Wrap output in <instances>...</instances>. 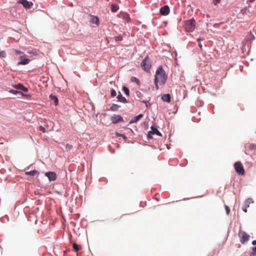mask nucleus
Segmentation results:
<instances>
[{
  "label": "nucleus",
  "mask_w": 256,
  "mask_h": 256,
  "mask_svg": "<svg viewBox=\"0 0 256 256\" xmlns=\"http://www.w3.org/2000/svg\"><path fill=\"white\" fill-rule=\"evenodd\" d=\"M243 210H244L245 212H247V210H246V208L243 209Z\"/></svg>",
  "instance_id": "4c0bfd02"
},
{
  "label": "nucleus",
  "mask_w": 256,
  "mask_h": 256,
  "mask_svg": "<svg viewBox=\"0 0 256 256\" xmlns=\"http://www.w3.org/2000/svg\"><path fill=\"white\" fill-rule=\"evenodd\" d=\"M132 80L136 83L138 86L140 84V80L135 77L132 78Z\"/></svg>",
  "instance_id": "bb28decb"
},
{
  "label": "nucleus",
  "mask_w": 256,
  "mask_h": 256,
  "mask_svg": "<svg viewBox=\"0 0 256 256\" xmlns=\"http://www.w3.org/2000/svg\"><path fill=\"white\" fill-rule=\"evenodd\" d=\"M162 100L165 102H170L171 96L170 94H165L162 96Z\"/></svg>",
  "instance_id": "2eb2a0df"
},
{
  "label": "nucleus",
  "mask_w": 256,
  "mask_h": 256,
  "mask_svg": "<svg viewBox=\"0 0 256 256\" xmlns=\"http://www.w3.org/2000/svg\"><path fill=\"white\" fill-rule=\"evenodd\" d=\"M112 124H116L124 121L123 118L120 115L114 114L110 118Z\"/></svg>",
  "instance_id": "0eeeda50"
},
{
  "label": "nucleus",
  "mask_w": 256,
  "mask_h": 256,
  "mask_svg": "<svg viewBox=\"0 0 256 256\" xmlns=\"http://www.w3.org/2000/svg\"><path fill=\"white\" fill-rule=\"evenodd\" d=\"M40 172L36 170H34L30 172H25V174L26 176H38Z\"/></svg>",
  "instance_id": "f3484780"
},
{
  "label": "nucleus",
  "mask_w": 256,
  "mask_h": 256,
  "mask_svg": "<svg viewBox=\"0 0 256 256\" xmlns=\"http://www.w3.org/2000/svg\"><path fill=\"white\" fill-rule=\"evenodd\" d=\"M220 2V0H213V4L215 6L218 4H219Z\"/></svg>",
  "instance_id": "72a5a7b5"
},
{
  "label": "nucleus",
  "mask_w": 256,
  "mask_h": 256,
  "mask_svg": "<svg viewBox=\"0 0 256 256\" xmlns=\"http://www.w3.org/2000/svg\"><path fill=\"white\" fill-rule=\"evenodd\" d=\"M90 22L92 24H96L97 26H98L100 24L99 18L98 16H91Z\"/></svg>",
  "instance_id": "9b49d317"
},
{
  "label": "nucleus",
  "mask_w": 256,
  "mask_h": 256,
  "mask_svg": "<svg viewBox=\"0 0 256 256\" xmlns=\"http://www.w3.org/2000/svg\"><path fill=\"white\" fill-rule=\"evenodd\" d=\"M252 244L254 246L256 245V240H254L252 242ZM256 256V246L252 247V252L250 253V256Z\"/></svg>",
  "instance_id": "aec40b11"
},
{
  "label": "nucleus",
  "mask_w": 256,
  "mask_h": 256,
  "mask_svg": "<svg viewBox=\"0 0 256 256\" xmlns=\"http://www.w3.org/2000/svg\"><path fill=\"white\" fill-rule=\"evenodd\" d=\"M248 150H256V144H250L248 145Z\"/></svg>",
  "instance_id": "393cba45"
},
{
  "label": "nucleus",
  "mask_w": 256,
  "mask_h": 256,
  "mask_svg": "<svg viewBox=\"0 0 256 256\" xmlns=\"http://www.w3.org/2000/svg\"><path fill=\"white\" fill-rule=\"evenodd\" d=\"M254 203V201L253 200L252 198H248L245 200V202H244V206L246 208H247L250 206V204H253Z\"/></svg>",
  "instance_id": "a211bd4d"
},
{
  "label": "nucleus",
  "mask_w": 256,
  "mask_h": 256,
  "mask_svg": "<svg viewBox=\"0 0 256 256\" xmlns=\"http://www.w3.org/2000/svg\"><path fill=\"white\" fill-rule=\"evenodd\" d=\"M118 101L122 103H127L128 102V100L124 97L122 94L119 92L118 95L117 96Z\"/></svg>",
  "instance_id": "dca6fc26"
},
{
  "label": "nucleus",
  "mask_w": 256,
  "mask_h": 256,
  "mask_svg": "<svg viewBox=\"0 0 256 256\" xmlns=\"http://www.w3.org/2000/svg\"><path fill=\"white\" fill-rule=\"evenodd\" d=\"M39 130H40V131H42L43 132H46V128L44 126H40Z\"/></svg>",
  "instance_id": "2f4dec72"
},
{
  "label": "nucleus",
  "mask_w": 256,
  "mask_h": 256,
  "mask_svg": "<svg viewBox=\"0 0 256 256\" xmlns=\"http://www.w3.org/2000/svg\"><path fill=\"white\" fill-rule=\"evenodd\" d=\"M198 46L200 47V48L202 49V45L200 43H198Z\"/></svg>",
  "instance_id": "c9c22d12"
},
{
  "label": "nucleus",
  "mask_w": 256,
  "mask_h": 256,
  "mask_svg": "<svg viewBox=\"0 0 256 256\" xmlns=\"http://www.w3.org/2000/svg\"><path fill=\"white\" fill-rule=\"evenodd\" d=\"M46 176L50 181H54L56 179V172H49L46 173Z\"/></svg>",
  "instance_id": "1a4fd4ad"
},
{
  "label": "nucleus",
  "mask_w": 256,
  "mask_h": 256,
  "mask_svg": "<svg viewBox=\"0 0 256 256\" xmlns=\"http://www.w3.org/2000/svg\"><path fill=\"white\" fill-rule=\"evenodd\" d=\"M226 213L227 214H228L230 212V209H226Z\"/></svg>",
  "instance_id": "f704fd0d"
},
{
  "label": "nucleus",
  "mask_w": 256,
  "mask_h": 256,
  "mask_svg": "<svg viewBox=\"0 0 256 256\" xmlns=\"http://www.w3.org/2000/svg\"><path fill=\"white\" fill-rule=\"evenodd\" d=\"M110 8H111V10L112 12H116L119 8V7L118 5L116 4H112L111 6H110Z\"/></svg>",
  "instance_id": "4be33fe9"
},
{
  "label": "nucleus",
  "mask_w": 256,
  "mask_h": 256,
  "mask_svg": "<svg viewBox=\"0 0 256 256\" xmlns=\"http://www.w3.org/2000/svg\"><path fill=\"white\" fill-rule=\"evenodd\" d=\"M170 12V8L168 6H164L160 9V13L162 16H166Z\"/></svg>",
  "instance_id": "9d476101"
},
{
  "label": "nucleus",
  "mask_w": 256,
  "mask_h": 256,
  "mask_svg": "<svg viewBox=\"0 0 256 256\" xmlns=\"http://www.w3.org/2000/svg\"><path fill=\"white\" fill-rule=\"evenodd\" d=\"M13 86L14 88L17 90H22L24 92H27L28 91V88L24 87L22 84H20L14 85Z\"/></svg>",
  "instance_id": "ddd939ff"
},
{
  "label": "nucleus",
  "mask_w": 256,
  "mask_h": 256,
  "mask_svg": "<svg viewBox=\"0 0 256 256\" xmlns=\"http://www.w3.org/2000/svg\"><path fill=\"white\" fill-rule=\"evenodd\" d=\"M13 52H14L15 54H22V52H21V51H19L18 50H13Z\"/></svg>",
  "instance_id": "7c9ffc66"
},
{
  "label": "nucleus",
  "mask_w": 256,
  "mask_h": 256,
  "mask_svg": "<svg viewBox=\"0 0 256 256\" xmlns=\"http://www.w3.org/2000/svg\"><path fill=\"white\" fill-rule=\"evenodd\" d=\"M255 0H249L250 2H252L254 1Z\"/></svg>",
  "instance_id": "e433bc0d"
},
{
  "label": "nucleus",
  "mask_w": 256,
  "mask_h": 256,
  "mask_svg": "<svg viewBox=\"0 0 256 256\" xmlns=\"http://www.w3.org/2000/svg\"><path fill=\"white\" fill-rule=\"evenodd\" d=\"M110 94L112 97L115 96L116 95V92L114 89H112L110 91Z\"/></svg>",
  "instance_id": "c756f323"
},
{
  "label": "nucleus",
  "mask_w": 256,
  "mask_h": 256,
  "mask_svg": "<svg viewBox=\"0 0 256 256\" xmlns=\"http://www.w3.org/2000/svg\"><path fill=\"white\" fill-rule=\"evenodd\" d=\"M142 102L144 103V104H146V106L147 108H148L150 104H149L148 101H147V100H142Z\"/></svg>",
  "instance_id": "473e14b6"
},
{
  "label": "nucleus",
  "mask_w": 256,
  "mask_h": 256,
  "mask_svg": "<svg viewBox=\"0 0 256 256\" xmlns=\"http://www.w3.org/2000/svg\"><path fill=\"white\" fill-rule=\"evenodd\" d=\"M10 92V93H12L13 94H18V96H22L23 95L22 93L20 92H19V91H17L16 90H10L9 91Z\"/></svg>",
  "instance_id": "b1692460"
},
{
  "label": "nucleus",
  "mask_w": 256,
  "mask_h": 256,
  "mask_svg": "<svg viewBox=\"0 0 256 256\" xmlns=\"http://www.w3.org/2000/svg\"><path fill=\"white\" fill-rule=\"evenodd\" d=\"M50 100L55 105H57L58 104V98L55 96L50 95Z\"/></svg>",
  "instance_id": "412c9836"
},
{
  "label": "nucleus",
  "mask_w": 256,
  "mask_h": 256,
  "mask_svg": "<svg viewBox=\"0 0 256 256\" xmlns=\"http://www.w3.org/2000/svg\"><path fill=\"white\" fill-rule=\"evenodd\" d=\"M197 41L199 42H200V38L197 39Z\"/></svg>",
  "instance_id": "58836bf2"
},
{
  "label": "nucleus",
  "mask_w": 256,
  "mask_h": 256,
  "mask_svg": "<svg viewBox=\"0 0 256 256\" xmlns=\"http://www.w3.org/2000/svg\"><path fill=\"white\" fill-rule=\"evenodd\" d=\"M6 56V54L5 51H1L0 52V58H5Z\"/></svg>",
  "instance_id": "cd10ccee"
},
{
  "label": "nucleus",
  "mask_w": 256,
  "mask_h": 256,
  "mask_svg": "<svg viewBox=\"0 0 256 256\" xmlns=\"http://www.w3.org/2000/svg\"><path fill=\"white\" fill-rule=\"evenodd\" d=\"M225 208H228L227 206H225Z\"/></svg>",
  "instance_id": "ea45409f"
},
{
  "label": "nucleus",
  "mask_w": 256,
  "mask_h": 256,
  "mask_svg": "<svg viewBox=\"0 0 256 256\" xmlns=\"http://www.w3.org/2000/svg\"><path fill=\"white\" fill-rule=\"evenodd\" d=\"M140 66L144 70L149 72L152 66L150 58L148 56L146 57L142 61Z\"/></svg>",
  "instance_id": "f03ea898"
},
{
  "label": "nucleus",
  "mask_w": 256,
  "mask_h": 256,
  "mask_svg": "<svg viewBox=\"0 0 256 256\" xmlns=\"http://www.w3.org/2000/svg\"><path fill=\"white\" fill-rule=\"evenodd\" d=\"M20 61L18 62V65H26L28 64L30 60L28 58H24L23 56L20 57Z\"/></svg>",
  "instance_id": "f8f14e48"
},
{
  "label": "nucleus",
  "mask_w": 256,
  "mask_h": 256,
  "mask_svg": "<svg viewBox=\"0 0 256 256\" xmlns=\"http://www.w3.org/2000/svg\"><path fill=\"white\" fill-rule=\"evenodd\" d=\"M122 90L124 92V93L126 95V96H129L130 95V92H129V90L128 88L126 87V86H124L123 88H122Z\"/></svg>",
  "instance_id": "a878e982"
},
{
  "label": "nucleus",
  "mask_w": 256,
  "mask_h": 256,
  "mask_svg": "<svg viewBox=\"0 0 256 256\" xmlns=\"http://www.w3.org/2000/svg\"><path fill=\"white\" fill-rule=\"evenodd\" d=\"M167 78L168 76L162 66H158L156 70L154 78V84L156 90L159 88L158 83L160 84H166Z\"/></svg>",
  "instance_id": "f257e3e1"
},
{
  "label": "nucleus",
  "mask_w": 256,
  "mask_h": 256,
  "mask_svg": "<svg viewBox=\"0 0 256 256\" xmlns=\"http://www.w3.org/2000/svg\"><path fill=\"white\" fill-rule=\"evenodd\" d=\"M18 2L22 4L26 9H30L33 6L32 2H28L26 0H18Z\"/></svg>",
  "instance_id": "423d86ee"
},
{
  "label": "nucleus",
  "mask_w": 256,
  "mask_h": 256,
  "mask_svg": "<svg viewBox=\"0 0 256 256\" xmlns=\"http://www.w3.org/2000/svg\"><path fill=\"white\" fill-rule=\"evenodd\" d=\"M238 236L240 238V242L242 244H244L246 242L248 241L250 236V235L242 230H240Z\"/></svg>",
  "instance_id": "20e7f679"
},
{
  "label": "nucleus",
  "mask_w": 256,
  "mask_h": 256,
  "mask_svg": "<svg viewBox=\"0 0 256 256\" xmlns=\"http://www.w3.org/2000/svg\"><path fill=\"white\" fill-rule=\"evenodd\" d=\"M116 134L118 136H121V137L123 138L124 140H126V135L124 134H119L116 132Z\"/></svg>",
  "instance_id": "c85d7f7f"
},
{
  "label": "nucleus",
  "mask_w": 256,
  "mask_h": 256,
  "mask_svg": "<svg viewBox=\"0 0 256 256\" xmlns=\"http://www.w3.org/2000/svg\"><path fill=\"white\" fill-rule=\"evenodd\" d=\"M144 116V115L142 114H140L138 115L137 116H135L133 119H132L130 123L132 124V123H136L138 122L140 118H142Z\"/></svg>",
  "instance_id": "4468645a"
},
{
  "label": "nucleus",
  "mask_w": 256,
  "mask_h": 256,
  "mask_svg": "<svg viewBox=\"0 0 256 256\" xmlns=\"http://www.w3.org/2000/svg\"><path fill=\"white\" fill-rule=\"evenodd\" d=\"M151 130H152L149 132L148 133V137L150 138H152V134H156L159 136H161L162 134L160 132L157 130L156 128L154 127V126H151Z\"/></svg>",
  "instance_id": "6e6552de"
},
{
  "label": "nucleus",
  "mask_w": 256,
  "mask_h": 256,
  "mask_svg": "<svg viewBox=\"0 0 256 256\" xmlns=\"http://www.w3.org/2000/svg\"><path fill=\"white\" fill-rule=\"evenodd\" d=\"M195 28V20L192 18L187 20L185 23V28L188 32H192Z\"/></svg>",
  "instance_id": "7ed1b4c3"
},
{
  "label": "nucleus",
  "mask_w": 256,
  "mask_h": 256,
  "mask_svg": "<svg viewBox=\"0 0 256 256\" xmlns=\"http://www.w3.org/2000/svg\"><path fill=\"white\" fill-rule=\"evenodd\" d=\"M236 172L240 175H243L244 173V167L240 162H236L234 164Z\"/></svg>",
  "instance_id": "39448f33"
},
{
  "label": "nucleus",
  "mask_w": 256,
  "mask_h": 256,
  "mask_svg": "<svg viewBox=\"0 0 256 256\" xmlns=\"http://www.w3.org/2000/svg\"><path fill=\"white\" fill-rule=\"evenodd\" d=\"M120 106L116 104H113L111 107L110 108V110L112 111H116L118 110V109L120 108Z\"/></svg>",
  "instance_id": "5701e85b"
},
{
  "label": "nucleus",
  "mask_w": 256,
  "mask_h": 256,
  "mask_svg": "<svg viewBox=\"0 0 256 256\" xmlns=\"http://www.w3.org/2000/svg\"><path fill=\"white\" fill-rule=\"evenodd\" d=\"M72 246L73 250L76 252L81 250L82 248L80 245H78L75 242L72 243Z\"/></svg>",
  "instance_id": "6ab92c4d"
}]
</instances>
